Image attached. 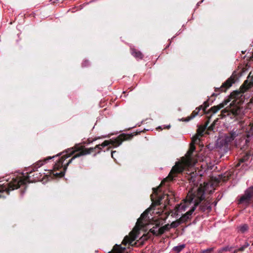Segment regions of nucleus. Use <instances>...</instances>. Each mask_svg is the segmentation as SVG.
Listing matches in <instances>:
<instances>
[{
	"label": "nucleus",
	"instance_id": "bb28decb",
	"mask_svg": "<svg viewBox=\"0 0 253 253\" xmlns=\"http://www.w3.org/2000/svg\"><path fill=\"white\" fill-rule=\"evenodd\" d=\"M231 248H229L228 247H225L222 248L218 251V253H222L224 252L230 251Z\"/></svg>",
	"mask_w": 253,
	"mask_h": 253
},
{
	"label": "nucleus",
	"instance_id": "7c9ffc66",
	"mask_svg": "<svg viewBox=\"0 0 253 253\" xmlns=\"http://www.w3.org/2000/svg\"><path fill=\"white\" fill-rule=\"evenodd\" d=\"M165 232L164 228L162 227H159V236L163 234Z\"/></svg>",
	"mask_w": 253,
	"mask_h": 253
},
{
	"label": "nucleus",
	"instance_id": "c03bdc74",
	"mask_svg": "<svg viewBox=\"0 0 253 253\" xmlns=\"http://www.w3.org/2000/svg\"><path fill=\"white\" fill-rule=\"evenodd\" d=\"M252 245L253 246V242Z\"/></svg>",
	"mask_w": 253,
	"mask_h": 253
},
{
	"label": "nucleus",
	"instance_id": "4468645a",
	"mask_svg": "<svg viewBox=\"0 0 253 253\" xmlns=\"http://www.w3.org/2000/svg\"><path fill=\"white\" fill-rule=\"evenodd\" d=\"M203 108V105H200L199 107H197L195 110H194L192 113L191 114V115L185 118H182L181 120L182 121L185 122H188L190 120L193 119L194 118H195L196 116L198 115L199 114V112L201 110H202V109Z\"/></svg>",
	"mask_w": 253,
	"mask_h": 253
},
{
	"label": "nucleus",
	"instance_id": "58836bf2",
	"mask_svg": "<svg viewBox=\"0 0 253 253\" xmlns=\"http://www.w3.org/2000/svg\"><path fill=\"white\" fill-rule=\"evenodd\" d=\"M163 129V128L162 127V126H159V130H162Z\"/></svg>",
	"mask_w": 253,
	"mask_h": 253
},
{
	"label": "nucleus",
	"instance_id": "72a5a7b5",
	"mask_svg": "<svg viewBox=\"0 0 253 253\" xmlns=\"http://www.w3.org/2000/svg\"><path fill=\"white\" fill-rule=\"evenodd\" d=\"M96 139H97V138H94L92 140H90L89 139H88L86 141H87L86 143L90 144V143H92L93 141L96 140Z\"/></svg>",
	"mask_w": 253,
	"mask_h": 253
},
{
	"label": "nucleus",
	"instance_id": "20e7f679",
	"mask_svg": "<svg viewBox=\"0 0 253 253\" xmlns=\"http://www.w3.org/2000/svg\"><path fill=\"white\" fill-rule=\"evenodd\" d=\"M140 132L141 131L136 132L134 134V135L137 134L138 133H140ZM133 136V134H132L122 133L119 135L116 138H112L109 140H105L102 143L97 145L94 147H91L89 148H85L83 146L80 145V144H77L75 145L74 150H72V149H69V151H71L69 152V156L76 152L77 153L69 160V161L67 164V165L70 164L75 158L79 157L81 156L89 154L93 152H95L96 153H99L102 148L104 147L105 146H108L110 144H111L114 147H117L120 146L123 141L124 140L131 139ZM67 157H68V156Z\"/></svg>",
	"mask_w": 253,
	"mask_h": 253
},
{
	"label": "nucleus",
	"instance_id": "b1692460",
	"mask_svg": "<svg viewBox=\"0 0 253 253\" xmlns=\"http://www.w3.org/2000/svg\"><path fill=\"white\" fill-rule=\"evenodd\" d=\"M185 248L184 245L176 246L173 248V250L177 253L180 252L182 249Z\"/></svg>",
	"mask_w": 253,
	"mask_h": 253
},
{
	"label": "nucleus",
	"instance_id": "1a4fd4ad",
	"mask_svg": "<svg viewBox=\"0 0 253 253\" xmlns=\"http://www.w3.org/2000/svg\"><path fill=\"white\" fill-rule=\"evenodd\" d=\"M176 177L171 180H169L166 181L165 183L162 184V181L164 179L162 180L160 184H159V225L161 224V220H165L169 215V213L168 211H164L162 210L163 209H166L167 205L166 201L169 202L168 201V194H162L161 193V187L162 186L168 185L170 182H171L175 179Z\"/></svg>",
	"mask_w": 253,
	"mask_h": 253
},
{
	"label": "nucleus",
	"instance_id": "2eb2a0df",
	"mask_svg": "<svg viewBox=\"0 0 253 253\" xmlns=\"http://www.w3.org/2000/svg\"><path fill=\"white\" fill-rule=\"evenodd\" d=\"M195 210V207H192L188 211L183 215L180 218L179 221L182 223H185L190 219V216Z\"/></svg>",
	"mask_w": 253,
	"mask_h": 253
},
{
	"label": "nucleus",
	"instance_id": "79ce46f5",
	"mask_svg": "<svg viewBox=\"0 0 253 253\" xmlns=\"http://www.w3.org/2000/svg\"><path fill=\"white\" fill-rule=\"evenodd\" d=\"M155 212H156V213H158V212L157 211Z\"/></svg>",
	"mask_w": 253,
	"mask_h": 253
},
{
	"label": "nucleus",
	"instance_id": "0eeeda50",
	"mask_svg": "<svg viewBox=\"0 0 253 253\" xmlns=\"http://www.w3.org/2000/svg\"><path fill=\"white\" fill-rule=\"evenodd\" d=\"M205 188L201 185L197 189L196 192L191 194L189 202L191 203L193 201L194 203V207L196 208L197 206L203 201L199 207V210L203 212L207 210L208 212H210L211 209L210 205L211 202L209 200H205Z\"/></svg>",
	"mask_w": 253,
	"mask_h": 253
},
{
	"label": "nucleus",
	"instance_id": "dca6fc26",
	"mask_svg": "<svg viewBox=\"0 0 253 253\" xmlns=\"http://www.w3.org/2000/svg\"><path fill=\"white\" fill-rule=\"evenodd\" d=\"M131 54L137 60L142 59L144 56L142 52L134 47H130Z\"/></svg>",
	"mask_w": 253,
	"mask_h": 253
},
{
	"label": "nucleus",
	"instance_id": "9d476101",
	"mask_svg": "<svg viewBox=\"0 0 253 253\" xmlns=\"http://www.w3.org/2000/svg\"><path fill=\"white\" fill-rule=\"evenodd\" d=\"M250 131L248 132L249 134H247L246 135L243 136L239 140V145L241 149L243 151L247 150L250 146V133L253 134V122L250 123Z\"/></svg>",
	"mask_w": 253,
	"mask_h": 253
},
{
	"label": "nucleus",
	"instance_id": "4c0bfd02",
	"mask_svg": "<svg viewBox=\"0 0 253 253\" xmlns=\"http://www.w3.org/2000/svg\"><path fill=\"white\" fill-rule=\"evenodd\" d=\"M238 252H239V251H238V249H237V250H235L234 251L233 253H237Z\"/></svg>",
	"mask_w": 253,
	"mask_h": 253
},
{
	"label": "nucleus",
	"instance_id": "9b49d317",
	"mask_svg": "<svg viewBox=\"0 0 253 253\" xmlns=\"http://www.w3.org/2000/svg\"><path fill=\"white\" fill-rule=\"evenodd\" d=\"M238 132L237 130H232L227 134L221 141L222 146L228 148L231 146L233 140L238 136Z\"/></svg>",
	"mask_w": 253,
	"mask_h": 253
},
{
	"label": "nucleus",
	"instance_id": "37998d69",
	"mask_svg": "<svg viewBox=\"0 0 253 253\" xmlns=\"http://www.w3.org/2000/svg\"><path fill=\"white\" fill-rule=\"evenodd\" d=\"M250 74L249 75V76H248V79L249 78V77H250Z\"/></svg>",
	"mask_w": 253,
	"mask_h": 253
},
{
	"label": "nucleus",
	"instance_id": "c756f323",
	"mask_svg": "<svg viewBox=\"0 0 253 253\" xmlns=\"http://www.w3.org/2000/svg\"><path fill=\"white\" fill-rule=\"evenodd\" d=\"M163 228H164V230L165 231H168L170 228V225H169V223L165 225V226H162Z\"/></svg>",
	"mask_w": 253,
	"mask_h": 253
},
{
	"label": "nucleus",
	"instance_id": "473e14b6",
	"mask_svg": "<svg viewBox=\"0 0 253 253\" xmlns=\"http://www.w3.org/2000/svg\"><path fill=\"white\" fill-rule=\"evenodd\" d=\"M89 64V62L88 61H84L83 63H82V65L83 66H87Z\"/></svg>",
	"mask_w": 253,
	"mask_h": 253
},
{
	"label": "nucleus",
	"instance_id": "f704fd0d",
	"mask_svg": "<svg viewBox=\"0 0 253 253\" xmlns=\"http://www.w3.org/2000/svg\"><path fill=\"white\" fill-rule=\"evenodd\" d=\"M116 153V151H112L111 152V157H112V158L114 159V154Z\"/></svg>",
	"mask_w": 253,
	"mask_h": 253
},
{
	"label": "nucleus",
	"instance_id": "4be33fe9",
	"mask_svg": "<svg viewBox=\"0 0 253 253\" xmlns=\"http://www.w3.org/2000/svg\"><path fill=\"white\" fill-rule=\"evenodd\" d=\"M249 229V226L247 224H245L242 225H241L239 227V230L241 233H244L247 231Z\"/></svg>",
	"mask_w": 253,
	"mask_h": 253
},
{
	"label": "nucleus",
	"instance_id": "423d86ee",
	"mask_svg": "<svg viewBox=\"0 0 253 253\" xmlns=\"http://www.w3.org/2000/svg\"><path fill=\"white\" fill-rule=\"evenodd\" d=\"M153 192L151 195V199L152 202L150 208L147 209L143 213H142L140 217L138 219L136 223L135 227L139 229L144 228L147 224H148V221L152 220L155 224V227L150 229V232L154 235H158V217L154 216V214L155 210V208L158 206V186L153 188Z\"/></svg>",
	"mask_w": 253,
	"mask_h": 253
},
{
	"label": "nucleus",
	"instance_id": "2f4dec72",
	"mask_svg": "<svg viewBox=\"0 0 253 253\" xmlns=\"http://www.w3.org/2000/svg\"><path fill=\"white\" fill-rule=\"evenodd\" d=\"M189 149L190 150H192V151H194L196 149V147H195L194 144H191Z\"/></svg>",
	"mask_w": 253,
	"mask_h": 253
},
{
	"label": "nucleus",
	"instance_id": "7ed1b4c3",
	"mask_svg": "<svg viewBox=\"0 0 253 253\" xmlns=\"http://www.w3.org/2000/svg\"><path fill=\"white\" fill-rule=\"evenodd\" d=\"M253 86V76L251 78L250 81L248 80H246L240 86L239 90H235L231 93L229 99L225 100L222 103L218 105L211 107L210 111L213 114L216 113L230 102V99H233V100L230 103L229 108L225 109L222 112H228V115L232 114L234 116H238L241 112V109L239 104L241 103V100H238V99L243 96V94L245 91L251 88Z\"/></svg>",
	"mask_w": 253,
	"mask_h": 253
},
{
	"label": "nucleus",
	"instance_id": "e433bc0d",
	"mask_svg": "<svg viewBox=\"0 0 253 253\" xmlns=\"http://www.w3.org/2000/svg\"><path fill=\"white\" fill-rule=\"evenodd\" d=\"M218 94V93H213L211 95V96H217Z\"/></svg>",
	"mask_w": 253,
	"mask_h": 253
},
{
	"label": "nucleus",
	"instance_id": "412c9836",
	"mask_svg": "<svg viewBox=\"0 0 253 253\" xmlns=\"http://www.w3.org/2000/svg\"><path fill=\"white\" fill-rule=\"evenodd\" d=\"M249 245L250 244L248 242H245L243 245H242L241 247L238 248L239 252H244L245 250V249L249 246Z\"/></svg>",
	"mask_w": 253,
	"mask_h": 253
},
{
	"label": "nucleus",
	"instance_id": "ea45409f",
	"mask_svg": "<svg viewBox=\"0 0 253 253\" xmlns=\"http://www.w3.org/2000/svg\"><path fill=\"white\" fill-rule=\"evenodd\" d=\"M24 192L23 191H22L21 192V195H23V194H24Z\"/></svg>",
	"mask_w": 253,
	"mask_h": 253
},
{
	"label": "nucleus",
	"instance_id": "6ab92c4d",
	"mask_svg": "<svg viewBox=\"0 0 253 253\" xmlns=\"http://www.w3.org/2000/svg\"><path fill=\"white\" fill-rule=\"evenodd\" d=\"M51 158H52L51 157H49L46 159H44L43 161L42 160L39 161L38 162H37V163L35 165H34L32 167V168H34L36 169H38L39 168H40L43 165V164L46 162L47 160L51 159Z\"/></svg>",
	"mask_w": 253,
	"mask_h": 253
},
{
	"label": "nucleus",
	"instance_id": "ddd939ff",
	"mask_svg": "<svg viewBox=\"0 0 253 253\" xmlns=\"http://www.w3.org/2000/svg\"><path fill=\"white\" fill-rule=\"evenodd\" d=\"M136 239V236L132 232H130L129 236H126L122 241V244L126 245L127 244L128 245H132L133 241Z\"/></svg>",
	"mask_w": 253,
	"mask_h": 253
},
{
	"label": "nucleus",
	"instance_id": "5701e85b",
	"mask_svg": "<svg viewBox=\"0 0 253 253\" xmlns=\"http://www.w3.org/2000/svg\"><path fill=\"white\" fill-rule=\"evenodd\" d=\"M180 224H181V222L179 221V219H178V220H177L175 221H173L170 224V226H171V227H172V228H176V227H178Z\"/></svg>",
	"mask_w": 253,
	"mask_h": 253
},
{
	"label": "nucleus",
	"instance_id": "c9c22d12",
	"mask_svg": "<svg viewBox=\"0 0 253 253\" xmlns=\"http://www.w3.org/2000/svg\"><path fill=\"white\" fill-rule=\"evenodd\" d=\"M170 127V125H169L165 126L163 128H164L169 129Z\"/></svg>",
	"mask_w": 253,
	"mask_h": 253
},
{
	"label": "nucleus",
	"instance_id": "6e6552de",
	"mask_svg": "<svg viewBox=\"0 0 253 253\" xmlns=\"http://www.w3.org/2000/svg\"><path fill=\"white\" fill-rule=\"evenodd\" d=\"M74 147L71 148L72 150H74ZM71 149V148H70ZM71 152L69 151V149L67 150V151L66 152V153L64 154V152H63V154H64L57 161V162L55 164L53 168V169L51 170L50 174H53L54 176L56 177H62L64 175L65 171L66 170L68 166L67 165V164L68 163L67 162L66 164H64V161L68 158L71 156L73 154L71 155L70 156L67 157V156H69V152ZM69 160L68 161L69 162Z\"/></svg>",
	"mask_w": 253,
	"mask_h": 253
},
{
	"label": "nucleus",
	"instance_id": "393cba45",
	"mask_svg": "<svg viewBox=\"0 0 253 253\" xmlns=\"http://www.w3.org/2000/svg\"><path fill=\"white\" fill-rule=\"evenodd\" d=\"M209 106V103H208V101H205L204 103V106H203V108L202 109V112L201 113V115L204 113H206V109Z\"/></svg>",
	"mask_w": 253,
	"mask_h": 253
},
{
	"label": "nucleus",
	"instance_id": "a878e982",
	"mask_svg": "<svg viewBox=\"0 0 253 253\" xmlns=\"http://www.w3.org/2000/svg\"><path fill=\"white\" fill-rule=\"evenodd\" d=\"M198 141H200L199 136L196 135L193 137L192 139V144H196Z\"/></svg>",
	"mask_w": 253,
	"mask_h": 253
},
{
	"label": "nucleus",
	"instance_id": "f03ea898",
	"mask_svg": "<svg viewBox=\"0 0 253 253\" xmlns=\"http://www.w3.org/2000/svg\"><path fill=\"white\" fill-rule=\"evenodd\" d=\"M193 152L192 150L189 149L185 158L182 157L180 161L175 163L168 176L164 178L162 184L165 183L166 181L173 179L179 174H181L189 183H194L196 181L198 173L192 169L195 164L192 157Z\"/></svg>",
	"mask_w": 253,
	"mask_h": 253
},
{
	"label": "nucleus",
	"instance_id": "c85d7f7f",
	"mask_svg": "<svg viewBox=\"0 0 253 253\" xmlns=\"http://www.w3.org/2000/svg\"><path fill=\"white\" fill-rule=\"evenodd\" d=\"M215 122L214 121L210 126L208 128V130L212 131L213 130L215 126Z\"/></svg>",
	"mask_w": 253,
	"mask_h": 253
},
{
	"label": "nucleus",
	"instance_id": "a19ab883",
	"mask_svg": "<svg viewBox=\"0 0 253 253\" xmlns=\"http://www.w3.org/2000/svg\"><path fill=\"white\" fill-rule=\"evenodd\" d=\"M241 163H239V164L238 165H237V167H238V165H239Z\"/></svg>",
	"mask_w": 253,
	"mask_h": 253
},
{
	"label": "nucleus",
	"instance_id": "a211bd4d",
	"mask_svg": "<svg viewBox=\"0 0 253 253\" xmlns=\"http://www.w3.org/2000/svg\"><path fill=\"white\" fill-rule=\"evenodd\" d=\"M208 124L209 121H207L205 126H199L197 131V135L199 136H202L203 135V133L206 129Z\"/></svg>",
	"mask_w": 253,
	"mask_h": 253
},
{
	"label": "nucleus",
	"instance_id": "f3484780",
	"mask_svg": "<svg viewBox=\"0 0 253 253\" xmlns=\"http://www.w3.org/2000/svg\"><path fill=\"white\" fill-rule=\"evenodd\" d=\"M126 248L121 245H115L113 247V251L115 253H127L125 252Z\"/></svg>",
	"mask_w": 253,
	"mask_h": 253
},
{
	"label": "nucleus",
	"instance_id": "cd10ccee",
	"mask_svg": "<svg viewBox=\"0 0 253 253\" xmlns=\"http://www.w3.org/2000/svg\"><path fill=\"white\" fill-rule=\"evenodd\" d=\"M214 250V248H208L206 250H204L201 251V253H211Z\"/></svg>",
	"mask_w": 253,
	"mask_h": 253
},
{
	"label": "nucleus",
	"instance_id": "aec40b11",
	"mask_svg": "<svg viewBox=\"0 0 253 253\" xmlns=\"http://www.w3.org/2000/svg\"><path fill=\"white\" fill-rule=\"evenodd\" d=\"M251 155L252 154L250 153H247L242 158L239 160L240 163L247 161L249 158L251 157Z\"/></svg>",
	"mask_w": 253,
	"mask_h": 253
},
{
	"label": "nucleus",
	"instance_id": "f8f14e48",
	"mask_svg": "<svg viewBox=\"0 0 253 253\" xmlns=\"http://www.w3.org/2000/svg\"><path fill=\"white\" fill-rule=\"evenodd\" d=\"M235 82V77L231 76L224 83L222 84L220 87H215V92H225Z\"/></svg>",
	"mask_w": 253,
	"mask_h": 253
},
{
	"label": "nucleus",
	"instance_id": "39448f33",
	"mask_svg": "<svg viewBox=\"0 0 253 253\" xmlns=\"http://www.w3.org/2000/svg\"><path fill=\"white\" fill-rule=\"evenodd\" d=\"M30 169H32L25 173H21L6 185L0 184V198L3 197L1 194L3 192L8 194L9 191L18 189L20 186L24 185L27 183L41 180L42 178V174L38 171L37 169L32 167Z\"/></svg>",
	"mask_w": 253,
	"mask_h": 253
},
{
	"label": "nucleus",
	"instance_id": "f257e3e1",
	"mask_svg": "<svg viewBox=\"0 0 253 253\" xmlns=\"http://www.w3.org/2000/svg\"><path fill=\"white\" fill-rule=\"evenodd\" d=\"M193 152L192 150L189 149L185 158L182 157L180 161L175 163L168 176L164 178L162 184L165 183L166 181L173 179L179 174H181L189 183H194L196 181L198 173L192 169L195 164L192 157Z\"/></svg>",
	"mask_w": 253,
	"mask_h": 253
}]
</instances>
